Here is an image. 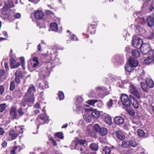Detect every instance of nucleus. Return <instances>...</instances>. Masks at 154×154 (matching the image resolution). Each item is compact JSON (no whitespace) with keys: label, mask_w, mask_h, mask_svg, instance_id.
<instances>
[{"label":"nucleus","mask_w":154,"mask_h":154,"mask_svg":"<svg viewBox=\"0 0 154 154\" xmlns=\"http://www.w3.org/2000/svg\"><path fill=\"white\" fill-rule=\"evenodd\" d=\"M70 39L71 40L73 41H77L78 40V39L77 38L76 36L74 34H72L71 35L70 37Z\"/></svg>","instance_id":"obj_53"},{"label":"nucleus","mask_w":154,"mask_h":154,"mask_svg":"<svg viewBox=\"0 0 154 154\" xmlns=\"http://www.w3.org/2000/svg\"><path fill=\"white\" fill-rule=\"evenodd\" d=\"M25 110V109L20 107L17 110L19 115L20 116H22L24 114Z\"/></svg>","instance_id":"obj_37"},{"label":"nucleus","mask_w":154,"mask_h":154,"mask_svg":"<svg viewBox=\"0 0 154 154\" xmlns=\"http://www.w3.org/2000/svg\"><path fill=\"white\" fill-rule=\"evenodd\" d=\"M88 113H85L83 116V118L84 120L86 121L87 123L90 122L92 119V117L90 116L91 114H89V112Z\"/></svg>","instance_id":"obj_28"},{"label":"nucleus","mask_w":154,"mask_h":154,"mask_svg":"<svg viewBox=\"0 0 154 154\" xmlns=\"http://www.w3.org/2000/svg\"><path fill=\"white\" fill-rule=\"evenodd\" d=\"M129 144L131 147H134L137 145L136 141L134 140H131L129 141Z\"/></svg>","instance_id":"obj_39"},{"label":"nucleus","mask_w":154,"mask_h":154,"mask_svg":"<svg viewBox=\"0 0 154 154\" xmlns=\"http://www.w3.org/2000/svg\"><path fill=\"white\" fill-rule=\"evenodd\" d=\"M5 86L1 85L0 86V94L1 95H3L5 92Z\"/></svg>","instance_id":"obj_48"},{"label":"nucleus","mask_w":154,"mask_h":154,"mask_svg":"<svg viewBox=\"0 0 154 154\" xmlns=\"http://www.w3.org/2000/svg\"><path fill=\"white\" fill-rule=\"evenodd\" d=\"M132 96L131 95L128 96L125 94H122L121 97V99L122 103L124 106L126 107H129L131 105V97Z\"/></svg>","instance_id":"obj_1"},{"label":"nucleus","mask_w":154,"mask_h":154,"mask_svg":"<svg viewBox=\"0 0 154 154\" xmlns=\"http://www.w3.org/2000/svg\"><path fill=\"white\" fill-rule=\"evenodd\" d=\"M44 15V13L42 11L38 10L35 12L34 17L35 19L39 20L42 19Z\"/></svg>","instance_id":"obj_18"},{"label":"nucleus","mask_w":154,"mask_h":154,"mask_svg":"<svg viewBox=\"0 0 154 154\" xmlns=\"http://www.w3.org/2000/svg\"><path fill=\"white\" fill-rule=\"evenodd\" d=\"M140 85L141 88L144 91L147 93L149 92V88L146 84L143 82H141Z\"/></svg>","instance_id":"obj_29"},{"label":"nucleus","mask_w":154,"mask_h":154,"mask_svg":"<svg viewBox=\"0 0 154 154\" xmlns=\"http://www.w3.org/2000/svg\"><path fill=\"white\" fill-rule=\"evenodd\" d=\"M114 122L118 125H120L123 124L124 122V119L122 117L117 116L114 117Z\"/></svg>","instance_id":"obj_14"},{"label":"nucleus","mask_w":154,"mask_h":154,"mask_svg":"<svg viewBox=\"0 0 154 154\" xmlns=\"http://www.w3.org/2000/svg\"><path fill=\"white\" fill-rule=\"evenodd\" d=\"M1 13V17L3 19H7L9 17V14L5 12L6 11H3L2 10V8L0 10Z\"/></svg>","instance_id":"obj_31"},{"label":"nucleus","mask_w":154,"mask_h":154,"mask_svg":"<svg viewBox=\"0 0 154 154\" xmlns=\"http://www.w3.org/2000/svg\"><path fill=\"white\" fill-rule=\"evenodd\" d=\"M89 112V114H91L92 116L94 119H97L99 118L100 116V112L96 109H92V110H90Z\"/></svg>","instance_id":"obj_13"},{"label":"nucleus","mask_w":154,"mask_h":154,"mask_svg":"<svg viewBox=\"0 0 154 154\" xmlns=\"http://www.w3.org/2000/svg\"><path fill=\"white\" fill-rule=\"evenodd\" d=\"M6 108V104L5 103L0 104V112H3L5 109Z\"/></svg>","instance_id":"obj_46"},{"label":"nucleus","mask_w":154,"mask_h":154,"mask_svg":"<svg viewBox=\"0 0 154 154\" xmlns=\"http://www.w3.org/2000/svg\"><path fill=\"white\" fill-rule=\"evenodd\" d=\"M97 102V100H90L87 101L88 103L91 105H93L95 103Z\"/></svg>","instance_id":"obj_49"},{"label":"nucleus","mask_w":154,"mask_h":154,"mask_svg":"<svg viewBox=\"0 0 154 154\" xmlns=\"http://www.w3.org/2000/svg\"><path fill=\"white\" fill-rule=\"evenodd\" d=\"M9 61L10 67L12 69L18 68L20 65V63H17L16 60L13 58H11Z\"/></svg>","instance_id":"obj_16"},{"label":"nucleus","mask_w":154,"mask_h":154,"mask_svg":"<svg viewBox=\"0 0 154 154\" xmlns=\"http://www.w3.org/2000/svg\"><path fill=\"white\" fill-rule=\"evenodd\" d=\"M15 76L14 81L16 83L19 84L20 83L23 77L22 72L20 70H17L15 73Z\"/></svg>","instance_id":"obj_10"},{"label":"nucleus","mask_w":154,"mask_h":154,"mask_svg":"<svg viewBox=\"0 0 154 154\" xmlns=\"http://www.w3.org/2000/svg\"><path fill=\"white\" fill-rule=\"evenodd\" d=\"M10 154H15L19 152L22 148L19 146H15L11 148Z\"/></svg>","instance_id":"obj_17"},{"label":"nucleus","mask_w":154,"mask_h":154,"mask_svg":"<svg viewBox=\"0 0 154 154\" xmlns=\"http://www.w3.org/2000/svg\"><path fill=\"white\" fill-rule=\"evenodd\" d=\"M132 55L134 56V58L138 57L140 55L139 51L137 50H134L132 51Z\"/></svg>","instance_id":"obj_36"},{"label":"nucleus","mask_w":154,"mask_h":154,"mask_svg":"<svg viewBox=\"0 0 154 154\" xmlns=\"http://www.w3.org/2000/svg\"><path fill=\"white\" fill-rule=\"evenodd\" d=\"M140 122V117L138 116H134L132 118V123L136 125H138Z\"/></svg>","instance_id":"obj_30"},{"label":"nucleus","mask_w":154,"mask_h":154,"mask_svg":"<svg viewBox=\"0 0 154 154\" xmlns=\"http://www.w3.org/2000/svg\"><path fill=\"white\" fill-rule=\"evenodd\" d=\"M17 108L15 106L12 107L11 108L9 113L11 117L13 119H17V114L16 112Z\"/></svg>","instance_id":"obj_12"},{"label":"nucleus","mask_w":154,"mask_h":154,"mask_svg":"<svg viewBox=\"0 0 154 154\" xmlns=\"http://www.w3.org/2000/svg\"><path fill=\"white\" fill-rule=\"evenodd\" d=\"M130 93L138 99L141 97V93L137 91L136 88L133 85L131 84L129 86Z\"/></svg>","instance_id":"obj_8"},{"label":"nucleus","mask_w":154,"mask_h":154,"mask_svg":"<svg viewBox=\"0 0 154 154\" xmlns=\"http://www.w3.org/2000/svg\"><path fill=\"white\" fill-rule=\"evenodd\" d=\"M148 26L152 27L154 25V15L152 16L150 15L147 17L146 20Z\"/></svg>","instance_id":"obj_20"},{"label":"nucleus","mask_w":154,"mask_h":154,"mask_svg":"<svg viewBox=\"0 0 154 154\" xmlns=\"http://www.w3.org/2000/svg\"><path fill=\"white\" fill-rule=\"evenodd\" d=\"M137 133L139 137L143 138L145 136V133L144 131L142 129H138Z\"/></svg>","instance_id":"obj_34"},{"label":"nucleus","mask_w":154,"mask_h":154,"mask_svg":"<svg viewBox=\"0 0 154 154\" xmlns=\"http://www.w3.org/2000/svg\"><path fill=\"white\" fill-rule=\"evenodd\" d=\"M141 46V47L140 49L142 53L144 54H147L149 50L148 44L147 43L142 44Z\"/></svg>","instance_id":"obj_15"},{"label":"nucleus","mask_w":154,"mask_h":154,"mask_svg":"<svg viewBox=\"0 0 154 154\" xmlns=\"http://www.w3.org/2000/svg\"><path fill=\"white\" fill-rule=\"evenodd\" d=\"M122 141L121 146L125 148H128L129 147V145L128 144V141L126 140H123Z\"/></svg>","instance_id":"obj_41"},{"label":"nucleus","mask_w":154,"mask_h":154,"mask_svg":"<svg viewBox=\"0 0 154 154\" xmlns=\"http://www.w3.org/2000/svg\"><path fill=\"white\" fill-rule=\"evenodd\" d=\"M134 29L137 33H139L140 31V27L139 25L138 24L134 25Z\"/></svg>","instance_id":"obj_43"},{"label":"nucleus","mask_w":154,"mask_h":154,"mask_svg":"<svg viewBox=\"0 0 154 154\" xmlns=\"http://www.w3.org/2000/svg\"><path fill=\"white\" fill-rule=\"evenodd\" d=\"M20 63L21 64V66L23 69L25 68V59L23 57H21L20 58Z\"/></svg>","instance_id":"obj_45"},{"label":"nucleus","mask_w":154,"mask_h":154,"mask_svg":"<svg viewBox=\"0 0 154 154\" xmlns=\"http://www.w3.org/2000/svg\"><path fill=\"white\" fill-rule=\"evenodd\" d=\"M58 95L60 100H61L64 98V95L63 92L61 91H59L58 93Z\"/></svg>","instance_id":"obj_40"},{"label":"nucleus","mask_w":154,"mask_h":154,"mask_svg":"<svg viewBox=\"0 0 154 154\" xmlns=\"http://www.w3.org/2000/svg\"><path fill=\"white\" fill-rule=\"evenodd\" d=\"M131 98V104H132L134 108H138L139 106V102L134 96H132V97Z\"/></svg>","instance_id":"obj_26"},{"label":"nucleus","mask_w":154,"mask_h":154,"mask_svg":"<svg viewBox=\"0 0 154 154\" xmlns=\"http://www.w3.org/2000/svg\"><path fill=\"white\" fill-rule=\"evenodd\" d=\"M5 74V71L4 70L0 69V80L4 76Z\"/></svg>","instance_id":"obj_50"},{"label":"nucleus","mask_w":154,"mask_h":154,"mask_svg":"<svg viewBox=\"0 0 154 154\" xmlns=\"http://www.w3.org/2000/svg\"><path fill=\"white\" fill-rule=\"evenodd\" d=\"M93 128L94 130L101 136H104L107 133V129L106 128L100 127L98 124L94 125Z\"/></svg>","instance_id":"obj_3"},{"label":"nucleus","mask_w":154,"mask_h":154,"mask_svg":"<svg viewBox=\"0 0 154 154\" xmlns=\"http://www.w3.org/2000/svg\"><path fill=\"white\" fill-rule=\"evenodd\" d=\"M128 113L131 116H133L135 112L132 109H130L128 110Z\"/></svg>","instance_id":"obj_52"},{"label":"nucleus","mask_w":154,"mask_h":154,"mask_svg":"<svg viewBox=\"0 0 154 154\" xmlns=\"http://www.w3.org/2000/svg\"><path fill=\"white\" fill-rule=\"evenodd\" d=\"M104 121L109 125H111L112 123V118L109 115L104 114L102 116Z\"/></svg>","instance_id":"obj_21"},{"label":"nucleus","mask_w":154,"mask_h":154,"mask_svg":"<svg viewBox=\"0 0 154 154\" xmlns=\"http://www.w3.org/2000/svg\"><path fill=\"white\" fill-rule=\"evenodd\" d=\"M129 60V64L134 68L137 67L139 64V62L137 60H135L132 59Z\"/></svg>","instance_id":"obj_27"},{"label":"nucleus","mask_w":154,"mask_h":154,"mask_svg":"<svg viewBox=\"0 0 154 154\" xmlns=\"http://www.w3.org/2000/svg\"><path fill=\"white\" fill-rule=\"evenodd\" d=\"M50 27L52 31H57L58 29V25L56 23H51L50 24Z\"/></svg>","instance_id":"obj_32"},{"label":"nucleus","mask_w":154,"mask_h":154,"mask_svg":"<svg viewBox=\"0 0 154 154\" xmlns=\"http://www.w3.org/2000/svg\"><path fill=\"white\" fill-rule=\"evenodd\" d=\"M35 88L33 85H30L27 90L28 95L29 98L30 99L27 100V101L29 102H33L34 100V94L36 92Z\"/></svg>","instance_id":"obj_2"},{"label":"nucleus","mask_w":154,"mask_h":154,"mask_svg":"<svg viewBox=\"0 0 154 154\" xmlns=\"http://www.w3.org/2000/svg\"><path fill=\"white\" fill-rule=\"evenodd\" d=\"M86 142V140H83L79 138L78 137H77L76 139V144L75 145V149L82 152L85 148V147L83 145Z\"/></svg>","instance_id":"obj_5"},{"label":"nucleus","mask_w":154,"mask_h":154,"mask_svg":"<svg viewBox=\"0 0 154 154\" xmlns=\"http://www.w3.org/2000/svg\"><path fill=\"white\" fill-rule=\"evenodd\" d=\"M54 137L55 138L57 137L61 139H63L64 138L63 134L62 132H57L55 134Z\"/></svg>","instance_id":"obj_35"},{"label":"nucleus","mask_w":154,"mask_h":154,"mask_svg":"<svg viewBox=\"0 0 154 154\" xmlns=\"http://www.w3.org/2000/svg\"><path fill=\"white\" fill-rule=\"evenodd\" d=\"M49 119V118L48 117V119L46 120H45V119H44L43 120H42V121H39V122H40V125H44L45 124H46L48 122V120Z\"/></svg>","instance_id":"obj_55"},{"label":"nucleus","mask_w":154,"mask_h":154,"mask_svg":"<svg viewBox=\"0 0 154 154\" xmlns=\"http://www.w3.org/2000/svg\"><path fill=\"white\" fill-rule=\"evenodd\" d=\"M132 41V45L134 47L137 49H140L141 47V45L143 42L141 38L136 36H134Z\"/></svg>","instance_id":"obj_6"},{"label":"nucleus","mask_w":154,"mask_h":154,"mask_svg":"<svg viewBox=\"0 0 154 154\" xmlns=\"http://www.w3.org/2000/svg\"><path fill=\"white\" fill-rule=\"evenodd\" d=\"M39 119L41 120L40 121H41L44 119L47 120L48 119V117L44 116L43 115H41L39 116Z\"/></svg>","instance_id":"obj_51"},{"label":"nucleus","mask_w":154,"mask_h":154,"mask_svg":"<svg viewBox=\"0 0 154 154\" xmlns=\"http://www.w3.org/2000/svg\"><path fill=\"white\" fill-rule=\"evenodd\" d=\"M152 63V57H150V55L143 61L144 63L146 64H149Z\"/></svg>","instance_id":"obj_38"},{"label":"nucleus","mask_w":154,"mask_h":154,"mask_svg":"<svg viewBox=\"0 0 154 154\" xmlns=\"http://www.w3.org/2000/svg\"><path fill=\"white\" fill-rule=\"evenodd\" d=\"M134 69V67L131 66L129 63L126 64L125 66V70L127 72H131Z\"/></svg>","instance_id":"obj_33"},{"label":"nucleus","mask_w":154,"mask_h":154,"mask_svg":"<svg viewBox=\"0 0 154 154\" xmlns=\"http://www.w3.org/2000/svg\"><path fill=\"white\" fill-rule=\"evenodd\" d=\"M96 26L95 25L90 24L88 27V32L90 34H94L95 32Z\"/></svg>","instance_id":"obj_25"},{"label":"nucleus","mask_w":154,"mask_h":154,"mask_svg":"<svg viewBox=\"0 0 154 154\" xmlns=\"http://www.w3.org/2000/svg\"><path fill=\"white\" fill-rule=\"evenodd\" d=\"M89 148L94 152H89L87 154H97L96 151H97L99 149V146L97 143H91L89 145Z\"/></svg>","instance_id":"obj_11"},{"label":"nucleus","mask_w":154,"mask_h":154,"mask_svg":"<svg viewBox=\"0 0 154 154\" xmlns=\"http://www.w3.org/2000/svg\"><path fill=\"white\" fill-rule=\"evenodd\" d=\"M46 14L47 15H54V13L51 11L47 10L46 11Z\"/></svg>","instance_id":"obj_56"},{"label":"nucleus","mask_w":154,"mask_h":154,"mask_svg":"<svg viewBox=\"0 0 154 154\" xmlns=\"http://www.w3.org/2000/svg\"><path fill=\"white\" fill-rule=\"evenodd\" d=\"M14 5L12 0H7L5 1L4 5L2 8L3 11H7L9 8L14 7Z\"/></svg>","instance_id":"obj_9"},{"label":"nucleus","mask_w":154,"mask_h":154,"mask_svg":"<svg viewBox=\"0 0 154 154\" xmlns=\"http://www.w3.org/2000/svg\"><path fill=\"white\" fill-rule=\"evenodd\" d=\"M5 67L6 69L7 70L9 69V66L8 65V63L7 62H5L4 63Z\"/></svg>","instance_id":"obj_63"},{"label":"nucleus","mask_w":154,"mask_h":154,"mask_svg":"<svg viewBox=\"0 0 154 154\" xmlns=\"http://www.w3.org/2000/svg\"><path fill=\"white\" fill-rule=\"evenodd\" d=\"M29 1L35 4H37L38 2V0H29Z\"/></svg>","instance_id":"obj_60"},{"label":"nucleus","mask_w":154,"mask_h":154,"mask_svg":"<svg viewBox=\"0 0 154 154\" xmlns=\"http://www.w3.org/2000/svg\"><path fill=\"white\" fill-rule=\"evenodd\" d=\"M116 148L114 146L109 147L106 146L103 148L101 152L102 154H116Z\"/></svg>","instance_id":"obj_7"},{"label":"nucleus","mask_w":154,"mask_h":154,"mask_svg":"<svg viewBox=\"0 0 154 154\" xmlns=\"http://www.w3.org/2000/svg\"><path fill=\"white\" fill-rule=\"evenodd\" d=\"M23 132V128H18L16 131L13 130L10 131L9 132V136L12 140L16 139L18 135L22 133Z\"/></svg>","instance_id":"obj_4"},{"label":"nucleus","mask_w":154,"mask_h":154,"mask_svg":"<svg viewBox=\"0 0 154 154\" xmlns=\"http://www.w3.org/2000/svg\"><path fill=\"white\" fill-rule=\"evenodd\" d=\"M21 92L20 91H15L13 92L14 97H19L21 96Z\"/></svg>","instance_id":"obj_47"},{"label":"nucleus","mask_w":154,"mask_h":154,"mask_svg":"<svg viewBox=\"0 0 154 154\" xmlns=\"http://www.w3.org/2000/svg\"><path fill=\"white\" fill-rule=\"evenodd\" d=\"M149 55L150 57H154V50H151L149 52Z\"/></svg>","instance_id":"obj_58"},{"label":"nucleus","mask_w":154,"mask_h":154,"mask_svg":"<svg viewBox=\"0 0 154 154\" xmlns=\"http://www.w3.org/2000/svg\"><path fill=\"white\" fill-rule=\"evenodd\" d=\"M39 64L38 58L37 57H34L32 60L30 62V64H29L30 67L32 68H35Z\"/></svg>","instance_id":"obj_19"},{"label":"nucleus","mask_w":154,"mask_h":154,"mask_svg":"<svg viewBox=\"0 0 154 154\" xmlns=\"http://www.w3.org/2000/svg\"><path fill=\"white\" fill-rule=\"evenodd\" d=\"M52 143H53V145L54 146H56L57 145V143L55 140H54L52 141Z\"/></svg>","instance_id":"obj_62"},{"label":"nucleus","mask_w":154,"mask_h":154,"mask_svg":"<svg viewBox=\"0 0 154 154\" xmlns=\"http://www.w3.org/2000/svg\"><path fill=\"white\" fill-rule=\"evenodd\" d=\"M7 142L4 141L2 143V145L3 147H5L7 146Z\"/></svg>","instance_id":"obj_61"},{"label":"nucleus","mask_w":154,"mask_h":154,"mask_svg":"<svg viewBox=\"0 0 154 154\" xmlns=\"http://www.w3.org/2000/svg\"><path fill=\"white\" fill-rule=\"evenodd\" d=\"M15 83L14 81H11L10 83V86L9 89L10 91H12L15 89Z\"/></svg>","instance_id":"obj_44"},{"label":"nucleus","mask_w":154,"mask_h":154,"mask_svg":"<svg viewBox=\"0 0 154 154\" xmlns=\"http://www.w3.org/2000/svg\"><path fill=\"white\" fill-rule=\"evenodd\" d=\"M145 82L148 87L150 88H152L154 86L153 81L152 79L149 78H146Z\"/></svg>","instance_id":"obj_24"},{"label":"nucleus","mask_w":154,"mask_h":154,"mask_svg":"<svg viewBox=\"0 0 154 154\" xmlns=\"http://www.w3.org/2000/svg\"><path fill=\"white\" fill-rule=\"evenodd\" d=\"M21 16V15L20 13H17V14H14L13 15V17L14 19H19Z\"/></svg>","instance_id":"obj_54"},{"label":"nucleus","mask_w":154,"mask_h":154,"mask_svg":"<svg viewBox=\"0 0 154 154\" xmlns=\"http://www.w3.org/2000/svg\"><path fill=\"white\" fill-rule=\"evenodd\" d=\"M115 134L117 137L121 140H125V136L123 132L121 130H117L115 132Z\"/></svg>","instance_id":"obj_23"},{"label":"nucleus","mask_w":154,"mask_h":154,"mask_svg":"<svg viewBox=\"0 0 154 154\" xmlns=\"http://www.w3.org/2000/svg\"><path fill=\"white\" fill-rule=\"evenodd\" d=\"M5 133V131L3 128L0 127V136L3 135Z\"/></svg>","instance_id":"obj_59"},{"label":"nucleus","mask_w":154,"mask_h":154,"mask_svg":"<svg viewBox=\"0 0 154 154\" xmlns=\"http://www.w3.org/2000/svg\"><path fill=\"white\" fill-rule=\"evenodd\" d=\"M55 55H53L51 53L49 54H46L44 57L43 62L45 63H49L54 57H55Z\"/></svg>","instance_id":"obj_22"},{"label":"nucleus","mask_w":154,"mask_h":154,"mask_svg":"<svg viewBox=\"0 0 154 154\" xmlns=\"http://www.w3.org/2000/svg\"><path fill=\"white\" fill-rule=\"evenodd\" d=\"M113 100L111 99H110L106 103V106L107 107L110 109L112 106L113 104Z\"/></svg>","instance_id":"obj_42"},{"label":"nucleus","mask_w":154,"mask_h":154,"mask_svg":"<svg viewBox=\"0 0 154 154\" xmlns=\"http://www.w3.org/2000/svg\"><path fill=\"white\" fill-rule=\"evenodd\" d=\"M39 106H40V105H39V103H36L35 104V105L34 106V108L37 109V108H39Z\"/></svg>","instance_id":"obj_64"},{"label":"nucleus","mask_w":154,"mask_h":154,"mask_svg":"<svg viewBox=\"0 0 154 154\" xmlns=\"http://www.w3.org/2000/svg\"><path fill=\"white\" fill-rule=\"evenodd\" d=\"M9 56L11 58H13L15 57V56L13 53V50L11 49L9 53Z\"/></svg>","instance_id":"obj_57"}]
</instances>
